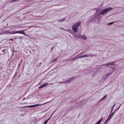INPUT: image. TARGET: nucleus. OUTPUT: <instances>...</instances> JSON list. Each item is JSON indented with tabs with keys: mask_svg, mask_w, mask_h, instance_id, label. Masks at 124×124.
Here are the masks:
<instances>
[{
	"mask_svg": "<svg viewBox=\"0 0 124 124\" xmlns=\"http://www.w3.org/2000/svg\"><path fill=\"white\" fill-rule=\"evenodd\" d=\"M46 103H48L47 102L43 103V104H36V105H31V106H26L25 107H23L22 108H33V107H36L37 106H41V105H45V104H46Z\"/></svg>",
	"mask_w": 124,
	"mask_h": 124,
	"instance_id": "obj_1",
	"label": "nucleus"
},
{
	"mask_svg": "<svg viewBox=\"0 0 124 124\" xmlns=\"http://www.w3.org/2000/svg\"><path fill=\"white\" fill-rule=\"evenodd\" d=\"M112 9H113V8H106L104 10H103L102 11V12L100 13V14H98V16L99 17V15H104V14H106V13H107V12L110 11V10H112Z\"/></svg>",
	"mask_w": 124,
	"mask_h": 124,
	"instance_id": "obj_2",
	"label": "nucleus"
},
{
	"mask_svg": "<svg viewBox=\"0 0 124 124\" xmlns=\"http://www.w3.org/2000/svg\"><path fill=\"white\" fill-rule=\"evenodd\" d=\"M80 25L81 22H78L73 26L72 29L73 30L75 31V32H77V31H78V28H79V26Z\"/></svg>",
	"mask_w": 124,
	"mask_h": 124,
	"instance_id": "obj_3",
	"label": "nucleus"
},
{
	"mask_svg": "<svg viewBox=\"0 0 124 124\" xmlns=\"http://www.w3.org/2000/svg\"><path fill=\"white\" fill-rule=\"evenodd\" d=\"M26 30H22V31H14V33H13V34H15V33H19V34H23L25 36H29L28 34L25 33V31Z\"/></svg>",
	"mask_w": 124,
	"mask_h": 124,
	"instance_id": "obj_4",
	"label": "nucleus"
},
{
	"mask_svg": "<svg viewBox=\"0 0 124 124\" xmlns=\"http://www.w3.org/2000/svg\"><path fill=\"white\" fill-rule=\"evenodd\" d=\"M88 56H89V55H82V56L81 55V56H79V57L76 56L73 60H76V59H82V58H85L86 57H88Z\"/></svg>",
	"mask_w": 124,
	"mask_h": 124,
	"instance_id": "obj_5",
	"label": "nucleus"
},
{
	"mask_svg": "<svg viewBox=\"0 0 124 124\" xmlns=\"http://www.w3.org/2000/svg\"><path fill=\"white\" fill-rule=\"evenodd\" d=\"M114 115H115V112H112L111 114H110L108 118V120H111Z\"/></svg>",
	"mask_w": 124,
	"mask_h": 124,
	"instance_id": "obj_6",
	"label": "nucleus"
},
{
	"mask_svg": "<svg viewBox=\"0 0 124 124\" xmlns=\"http://www.w3.org/2000/svg\"><path fill=\"white\" fill-rule=\"evenodd\" d=\"M49 84L46 83L44 84H43L41 86H40L39 89H42V88H44V87H46V86H48Z\"/></svg>",
	"mask_w": 124,
	"mask_h": 124,
	"instance_id": "obj_7",
	"label": "nucleus"
},
{
	"mask_svg": "<svg viewBox=\"0 0 124 124\" xmlns=\"http://www.w3.org/2000/svg\"><path fill=\"white\" fill-rule=\"evenodd\" d=\"M78 37V38H82L83 39H87L85 36H80L79 35Z\"/></svg>",
	"mask_w": 124,
	"mask_h": 124,
	"instance_id": "obj_8",
	"label": "nucleus"
},
{
	"mask_svg": "<svg viewBox=\"0 0 124 124\" xmlns=\"http://www.w3.org/2000/svg\"><path fill=\"white\" fill-rule=\"evenodd\" d=\"M113 64L111 62L108 63V64H104V65H106L107 66H108V65H112Z\"/></svg>",
	"mask_w": 124,
	"mask_h": 124,
	"instance_id": "obj_9",
	"label": "nucleus"
},
{
	"mask_svg": "<svg viewBox=\"0 0 124 124\" xmlns=\"http://www.w3.org/2000/svg\"><path fill=\"white\" fill-rule=\"evenodd\" d=\"M18 0H11V3H13V2H15V1H18Z\"/></svg>",
	"mask_w": 124,
	"mask_h": 124,
	"instance_id": "obj_10",
	"label": "nucleus"
},
{
	"mask_svg": "<svg viewBox=\"0 0 124 124\" xmlns=\"http://www.w3.org/2000/svg\"><path fill=\"white\" fill-rule=\"evenodd\" d=\"M49 121V119H48L47 120H46L44 124H47V123H48V122Z\"/></svg>",
	"mask_w": 124,
	"mask_h": 124,
	"instance_id": "obj_11",
	"label": "nucleus"
},
{
	"mask_svg": "<svg viewBox=\"0 0 124 124\" xmlns=\"http://www.w3.org/2000/svg\"><path fill=\"white\" fill-rule=\"evenodd\" d=\"M114 22H110V23H108V25H111L114 24Z\"/></svg>",
	"mask_w": 124,
	"mask_h": 124,
	"instance_id": "obj_12",
	"label": "nucleus"
},
{
	"mask_svg": "<svg viewBox=\"0 0 124 124\" xmlns=\"http://www.w3.org/2000/svg\"><path fill=\"white\" fill-rule=\"evenodd\" d=\"M108 121H110V120H108V118L107 120L105 121V124H106L107 123V122H108Z\"/></svg>",
	"mask_w": 124,
	"mask_h": 124,
	"instance_id": "obj_13",
	"label": "nucleus"
},
{
	"mask_svg": "<svg viewBox=\"0 0 124 124\" xmlns=\"http://www.w3.org/2000/svg\"><path fill=\"white\" fill-rule=\"evenodd\" d=\"M106 96H107V95H106L105 96H104L101 99V100H102V99H103L104 98H105V97H106Z\"/></svg>",
	"mask_w": 124,
	"mask_h": 124,
	"instance_id": "obj_14",
	"label": "nucleus"
},
{
	"mask_svg": "<svg viewBox=\"0 0 124 124\" xmlns=\"http://www.w3.org/2000/svg\"><path fill=\"white\" fill-rule=\"evenodd\" d=\"M115 105H116V104H115L113 106H112V108H114V107H115Z\"/></svg>",
	"mask_w": 124,
	"mask_h": 124,
	"instance_id": "obj_15",
	"label": "nucleus"
},
{
	"mask_svg": "<svg viewBox=\"0 0 124 124\" xmlns=\"http://www.w3.org/2000/svg\"><path fill=\"white\" fill-rule=\"evenodd\" d=\"M120 108H121V105L118 108L117 110H119Z\"/></svg>",
	"mask_w": 124,
	"mask_h": 124,
	"instance_id": "obj_16",
	"label": "nucleus"
},
{
	"mask_svg": "<svg viewBox=\"0 0 124 124\" xmlns=\"http://www.w3.org/2000/svg\"><path fill=\"white\" fill-rule=\"evenodd\" d=\"M63 20H64V19H63V20H59V21H59V22H62V21H63Z\"/></svg>",
	"mask_w": 124,
	"mask_h": 124,
	"instance_id": "obj_17",
	"label": "nucleus"
},
{
	"mask_svg": "<svg viewBox=\"0 0 124 124\" xmlns=\"http://www.w3.org/2000/svg\"><path fill=\"white\" fill-rule=\"evenodd\" d=\"M10 40H12V41H13V38L10 39Z\"/></svg>",
	"mask_w": 124,
	"mask_h": 124,
	"instance_id": "obj_18",
	"label": "nucleus"
},
{
	"mask_svg": "<svg viewBox=\"0 0 124 124\" xmlns=\"http://www.w3.org/2000/svg\"><path fill=\"white\" fill-rule=\"evenodd\" d=\"M113 108H111V112H113Z\"/></svg>",
	"mask_w": 124,
	"mask_h": 124,
	"instance_id": "obj_19",
	"label": "nucleus"
},
{
	"mask_svg": "<svg viewBox=\"0 0 124 124\" xmlns=\"http://www.w3.org/2000/svg\"><path fill=\"white\" fill-rule=\"evenodd\" d=\"M4 51H5V49H3V50H2V52H4Z\"/></svg>",
	"mask_w": 124,
	"mask_h": 124,
	"instance_id": "obj_20",
	"label": "nucleus"
},
{
	"mask_svg": "<svg viewBox=\"0 0 124 124\" xmlns=\"http://www.w3.org/2000/svg\"><path fill=\"white\" fill-rule=\"evenodd\" d=\"M57 61V59H55L53 62H56Z\"/></svg>",
	"mask_w": 124,
	"mask_h": 124,
	"instance_id": "obj_21",
	"label": "nucleus"
},
{
	"mask_svg": "<svg viewBox=\"0 0 124 124\" xmlns=\"http://www.w3.org/2000/svg\"><path fill=\"white\" fill-rule=\"evenodd\" d=\"M74 79V78H71V80H72V79Z\"/></svg>",
	"mask_w": 124,
	"mask_h": 124,
	"instance_id": "obj_22",
	"label": "nucleus"
},
{
	"mask_svg": "<svg viewBox=\"0 0 124 124\" xmlns=\"http://www.w3.org/2000/svg\"><path fill=\"white\" fill-rule=\"evenodd\" d=\"M21 62H23V60H21Z\"/></svg>",
	"mask_w": 124,
	"mask_h": 124,
	"instance_id": "obj_23",
	"label": "nucleus"
},
{
	"mask_svg": "<svg viewBox=\"0 0 124 124\" xmlns=\"http://www.w3.org/2000/svg\"><path fill=\"white\" fill-rule=\"evenodd\" d=\"M17 29H19V28H20V27H16Z\"/></svg>",
	"mask_w": 124,
	"mask_h": 124,
	"instance_id": "obj_24",
	"label": "nucleus"
},
{
	"mask_svg": "<svg viewBox=\"0 0 124 124\" xmlns=\"http://www.w3.org/2000/svg\"><path fill=\"white\" fill-rule=\"evenodd\" d=\"M16 25H14V27H15Z\"/></svg>",
	"mask_w": 124,
	"mask_h": 124,
	"instance_id": "obj_25",
	"label": "nucleus"
},
{
	"mask_svg": "<svg viewBox=\"0 0 124 124\" xmlns=\"http://www.w3.org/2000/svg\"><path fill=\"white\" fill-rule=\"evenodd\" d=\"M40 64H41V63H40Z\"/></svg>",
	"mask_w": 124,
	"mask_h": 124,
	"instance_id": "obj_26",
	"label": "nucleus"
},
{
	"mask_svg": "<svg viewBox=\"0 0 124 124\" xmlns=\"http://www.w3.org/2000/svg\"><path fill=\"white\" fill-rule=\"evenodd\" d=\"M109 77V76H108V77Z\"/></svg>",
	"mask_w": 124,
	"mask_h": 124,
	"instance_id": "obj_27",
	"label": "nucleus"
},
{
	"mask_svg": "<svg viewBox=\"0 0 124 124\" xmlns=\"http://www.w3.org/2000/svg\"><path fill=\"white\" fill-rule=\"evenodd\" d=\"M68 82H69V80Z\"/></svg>",
	"mask_w": 124,
	"mask_h": 124,
	"instance_id": "obj_28",
	"label": "nucleus"
}]
</instances>
